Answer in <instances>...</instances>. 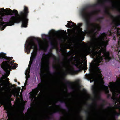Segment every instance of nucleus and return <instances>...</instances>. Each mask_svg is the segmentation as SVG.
Listing matches in <instances>:
<instances>
[{
	"instance_id": "1",
	"label": "nucleus",
	"mask_w": 120,
	"mask_h": 120,
	"mask_svg": "<svg viewBox=\"0 0 120 120\" xmlns=\"http://www.w3.org/2000/svg\"><path fill=\"white\" fill-rule=\"evenodd\" d=\"M97 11L95 10L91 13L88 12L85 9L82 10L81 14L85 19L87 27V30L84 32H82L80 37L81 38L85 35L89 34L91 38V41L88 44H85V50L86 53L91 54L94 60V62L91 65L90 70L91 74L86 75L85 78L90 82H104L100 70L98 66L102 59L101 53H102L104 58L109 61L111 59L108 52H106V48L109 41L105 33L101 34L98 38L95 37L98 31L100 29L98 24L92 23L89 20L92 15L97 13Z\"/></svg>"
},
{
	"instance_id": "2",
	"label": "nucleus",
	"mask_w": 120,
	"mask_h": 120,
	"mask_svg": "<svg viewBox=\"0 0 120 120\" xmlns=\"http://www.w3.org/2000/svg\"><path fill=\"white\" fill-rule=\"evenodd\" d=\"M52 56V54L51 53L47 55L43 54V55L40 73L41 83L38 84V87L34 90L31 95L32 100L34 99L35 101L38 99L43 98V96L42 94L38 96V98L36 96L39 90L41 92L43 91L46 85L48 82L52 81L56 85H62L63 84L62 80L65 79L64 76L68 73L72 74L74 72L73 68L68 63H62L56 64L54 67L57 71L58 77L56 79H54L49 70V59Z\"/></svg>"
},
{
	"instance_id": "3",
	"label": "nucleus",
	"mask_w": 120,
	"mask_h": 120,
	"mask_svg": "<svg viewBox=\"0 0 120 120\" xmlns=\"http://www.w3.org/2000/svg\"><path fill=\"white\" fill-rule=\"evenodd\" d=\"M0 58H5L8 61L7 62H3L1 65L2 68L5 72L4 75H3L1 78L0 81V103L4 105V109L9 113L11 110V108L9 106L7 102L4 101L3 100L9 99L12 95L15 96L16 95L18 96L20 89L19 91H16L14 88L12 87V85L8 86L9 82V79L7 78L9 74L10 71L8 70L15 69L17 64L13 63V61L12 60V58L6 57L5 54L1 53L0 55Z\"/></svg>"
},
{
	"instance_id": "4",
	"label": "nucleus",
	"mask_w": 120,
	"mask_h": 120,
	"mask_svg": "<svg viewBox=\"0 0 120 120\" xmlns=\"http://www.w3.org/2000/svg\"><path fill=\"white\" fill-rule=\"evenodd\" d=\"M28 13L27 8L24 7L23 11L18 15L17 10L13 11L9 8L4 9L2 8L0 9V30H3L7 26H11L15 23L22 22V26L26 27L28 19L27 18Z\"/></svg>"
},
{
	"instance_id": "5",
	"label": "nucleus",
	"mask_w": 120,
	"mask_h": 120,
	"mask_svg": "<svg viewBox=\"0 0 120 120\" xmlns=\"http://www.w3.org/2000/svg\"><path fill=\"white\" fill-rule=\"evenodd\" d=\"M59 110V109L56 106L52 105L50 108H47L39 114H36L26 120H49V115ZM13 117L14 120H20V114L18 112H16L13 113Z\"/></svg>"
},
{
	"instance_id": "6",
	"label": "nucleus",
	"mask_w": 120,
	"mask_h": 120,
	"mask_svg": "<svg viewBox=\"0 0 120 120\" xmlns=\"http://www.w3.org/2000/svg\"><path fill=\"white\" fill-rule=\"evenodd\" d=\"M35 38L33 37H30L27 41L25 44V51L28 53H29L31 49H33V50L30 57L28 68L26 71L25 75L26 79L24 84V86H23L22 89L25 88V87L27 84V82L28 78H29V73L31 65L32 64L33 60L35 58L38 49L37 46L34 42Z\"/></svg>"
},
{
	"instance_id": "7",
	"label": "nucleus",
	"mask_w": 120,
	"mask_h": 120,
	"mask_svg": "<svg viewBox=\"0 0 120 120\" xmlns=\"http://www.w3.org/2000/svg\"><path fill=\"white\" fill-rule=\"evenodd\" d=\"M55 33L54 30H52L49 32L48 35L44 34L42 35V39H38V44L40 49L44 51L46 50L48 46L47 39L51 41L52 44L56 41Z\"/></svg>"
},
{
	"instance_id": "8",
	"label": "nucleus",
	"mask_w": 120,
	"mask_h": 120,
	"mask_svg": "<svg viewBox=\"0 0 120 120\" xmlns=\"http://www.w3.org/2000/svg\"><path fill=\"white\" fill-rule=\"evenodd\" d=\"M109 87L113 95L112 98L115 99L116 101L115 102V105L116 104V102H118L117 104V107L116 108L120 107V87H116L112 84Z\"/></svg>"
},
{
	"instance_id": "9",
	"label": "nucleus",
	"mask_w": 120,
	"mask_h": 120,
	"mask_svg": "<svg viewBox=\"0 0 120 120\" xmlns=\"http://www.w3.org/2000/svg\"><path fill=\"white\" fill-rule=\"evenodd\" d=\"M107 2L112 3L111 8L112 9L117 10L120 12V4L114 0H97L94 5H101Z\"/></svg>"
},
{
	"instance_id": "10",
	"label": "nucleus",
	"mask_w": 120,
	"mask_h": 120,
	"mask_svg": "<svg viewBox=\"0 0 120 120\" xmlns=\"http://www.w3.org/2000/svg\"><path fill=\"white\" fill-rule=\"evenodd\" d=\"M73 59L75 60V61L74 62H72V64L76 65L81 69H84L85 71V70L86 69L87 67L85 65H84L82 64L83 62H81L79 61H78L75 58L72 59V60Z\"/></svg>"
},
{
	"instance_id": "11",
	"label": "nucleus",
	"mask_w": 120,
	"mask_h": 120,
	"mask_svg": "<svg viewBox=\"0 0 120 120\" xmlns=\"http://www.w3.org/2000/svg\"><path fill=\"white\" fill-rule=\"evenodd\" d=\"M66 26L68 27L72 28L74 30H77L78 28H79L75 24L71 22H68V23L67 24V25H66Z\"/></svg>"
},
{
	"instance_id": "12",
	"label": "nucleus",
	"mask_w": 120,
	"mask_h": 120,
	"mask_svg": "<svg viewBox=\"0 0 120 120\" xmlns=\"http://www.w3.org/2000/svg\"><path fill=\"white\" fill-rule=\"evenodd\" d=\"M113 21L116 26L120 25V16L114 17Z\"/></svg>"
},
{
	"instance_id": "13",
	"label": "nucleus",
	"mask_w": 120,
	"mask_h": 120,
	"mask_svg": "<svg viewBox=\"0 0 120 120\" xmlns=\"http://www.w3.org/2000/svg\"><path fill=\"white\" fill-rule=\"evenodd\" d=\"M79 85L77 82L75 83L73 85L72 88L75 91L79 90Z\"/></svg>"
},
{
	"instance_id": "14",
	"label": "nucleus",
	"mask_w": 120,
	"mask_h": 120,
	"mask_svg": "<svg viewBox=\"0 0 120 120\" xmlns=\"http://www.w3.org/2000/svg\"><path fill=\"white\" fill-rule=\"evenodd\" d=\"M60 101L62 102H66L67 101H68L69 99L67 97L64 95H62L60 97Z\"/></svg>"
},
{
	"instance_id": "15",
	"label": "nucleus",
	"mask_w": 120,
	"mask_h": 120,
	"mask_svg": "<svg viewBox=\"0 0 120 120\" xmlns=\"http://www.w3.org/2000/svg\"><path fill=\"white\" fill-rule=\"evenodd\" d=\"M116 30H117L118 34L119 36V38L120 40L118 42V44L119 45L120 43V29L119 28H117L116 29Z\"/></svg>"
},
{
	"instance_id": "16",
	"label": "nucleus",
	"mask_w": 120,
	"mask_h": 120,
	"mask_svg": "<svg viewBox=\"0 0 120 120\" xmlns=\"http://www.w3.org/2000/svg\"><path fill=\"white\" fill-rule=\"evenodd\" d=\"M62 34H61V35L60 36V37H62L63 38L64 40V37L66 35V34H65V33L64 32L62 33Z\"/></svg>"
},
{
	"instance_id": "17",
	"label": "nucleus",
	"mask_w": 120,
	"mask_h": 120,
	"mask_svg": "<svg viewBox=\"0 0 120 120\" xmlns=\"http://www.w3.org/2000/svg\"><path fill=\"white\" fill-rule=\"evenodd\" d=\"M105 13L109 15H110L109 10L108 9H106L105 11Z\"/></svg>"
},
{
	"instance_id": "18",
	"label": "nucleus",
	"mask_w": 120,
	"mask_h": 120,
	"mask_svg": "<svg viewBox=\"0 0 120 120\" xmlns=\"http://www.w3.org/2000/svg\"><path fill=\"white\" fill-rule=\"evenodd\" d=\"M86 96L85 97V98L86 99L88 100L90 98V97L89 94H87Z\"/></svg>"
},
{
	"instance_id": "19",
	"label": "nucleus",
	"mask_w": 120,
	"mask_h": 120,
	"mask_svg": "<svg viewBox=\"0 0 120 120\" xmlns=\"http://www.w3.org/2000/svg\"><path fill=\"white\" fill-rule=\"evenodd\" d=\"M112 115L113 116H114L115 115H118V113L116 112H113V113H112Z\"/></svg>"
},
{
	"instance_id": "20",
	"label": "nucleus",
	"mask_w": 120,
	"mask_h": 120,
	"mask_svg": "<svg viewBox=\"0 0 120 120\" xmlns=\"http://www.w3.org/2000/svg\"><path fill=\"white\" fill-rule=\"evenodd\" d=\"M82 25V24L81 23H80L79 24V26H81Z\"/></svg>"
},
{
	"instance_id": "21",
	"label": "nucleus",
	"mask_w": 120,
	"mask_h": 120,
	"mask_svg": "<svg viewBox=\"0 0 120 120\" xmlns=\"http://www.w3.org/2000/svg\"><path fill=\"white\" fill-rule=\"evenodd\" d=\"M83 39H84V38H83V39H82V40H83Z\"/></svg>"
},
{
	"instance_id": "22",
	"label": "nucleus",
	"mask_w": 120,
	"mask_h": 120,
	"mask_svg": "<svg viewBox=\"0 0 120 120\" xmlns=\"http://www.w3.org/2000/svg\"><path fill=\"white\" fill-rule=\"evenodd\" d=\"M109 32L110 33V34L111 33V32Z\"/></svg>"
}]
</instances>
